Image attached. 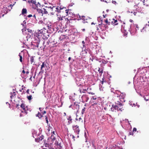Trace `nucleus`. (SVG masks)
I'll list each match as a JSON object with an SVG mask.
<instances>
[{
  "instance_id": "nucleus-50",
  "label": "nucleus",
  "mask_w": 149,
  "mask_h": 149,
  "mask_svg": "<svg viewBox=\"0 0 149 149\" xmlns=\"http://www.w3.org/2000/svg\"><path fill=\"white\" fill-rule=\"evenodd\" d=\"M93 104L97 105V104H98V102H95L93 101Z\"/></svg>"
},
{
  "instance_id": "nucleus-17",
  "label": "nucleus",
  "mask_w": 149,
  "mask_h": 149,
  "mask_svg": "<svg viewBox=\"0 0 149 149\" xmlns=\"http://www.w3.org/2000/svg\"><path fill=\"white\" fill-rule=\"evenodd\" d=\"M143 3L144 5L148 6H149V0H143Z\"/></svg>"
},
{
  "instance_id": "nucleus-62",
  "label": "nucleus",
  "mask_w": 149,
  "mask_h": 149,
  "mask_svg": "<svg viewBox=\"0 0 149 149\" xmlns=\"http://www.w3.org/2000/svg\"><path fill=\"white\" fill-rule=\"evenodd\" d=\"M136 28L138 30V29H139V27H138V25H136Z\"/></svg>"
},
{
  "instance_id": "nucleus-60",
  "label": "nucleus",
  "mask_w": 149,
  "mask_h": 149,
  "mask_svg": "<svg viewBox=\"0 0 149 149\" xmlns=\"http://www.w3.org/2000/svg\"><path fill=\"white\" fill-rule=\"evenodd\" d=\"M87 90H91V88H88L87 89Z\"/></svg>"
},
{
  "instance_id": "nucleus-23",
  "label": "nucleus",
  "mask_w": 149,
  "mask_h": 149,
  "mask_svg": "<svg viewBox=\"0 0 149 149\" xmlns=\"http://www.w3.org/2000/svg\"><path fill=\"white\" fill-rule=\"evenodd\" d=\"M68 13L67 14V16H69V17H71L73 16V14L72 13V12H71V10L68 9Z\"/></svg>"
},
{
  "instance_id": "nucleus-41",
  "label": "nucleus",
  "mask_w": 149,
  "mask_h": 149,
  "mask_svg": "<svg viewBox=\"0 0 149 149\" xmlns=\"http://www.w3.org/2000/svg\"><path fill=\"white\" fill-rule=\"evenodd\" d=\"M45 119L46 120V123H47V124H48V121L47 117V116H45Z\"/></svg>"
},
{
  "instance_id": "nucleus-61",
  "label": "nucleus",
  "mask_w": 149,
  "mask_h": 149,
  "mask_svg": "<svg viewBox=\"0 0 149 149\" xmlns=\"http://www.w3.org/2000/svg\"><path fill=\"white\" fill-rule=\"evenodd\" d=\"M29 72L28 71H27L25 73H26V74H28L29 73Z\"/></svg>"
},
{
  "instance_id": "nucleus-29",
  "label": "nucleus",
  "mask_w": 149,
  "mask_h": 149,
  "mask_svg": "<svg viewBox=\"0 0 149 149\" xmlns=\"http://www.w3.org/2000/svg\"><path fill=\"white\" fill-rule=\"evenodd\" d=\"M44 139V136H40V137L38 138L39 139H37L38 140L37 141V142H39L40 141H41Z\"/></svg>"
},
{
  "instance_id": "nucleus-20",
  "label": "nucleus",
  "mask_w": 149,
  "mask_h": 149,
  "mask_svg": "<svg viewBox=\"0 0 149 149\" xmlns=\"http://www.w3.org/2000/svg\"><path fill=\"white\" fill-rule=\"evenodd\" d=\"M46 66V65L45 63L44 62H43L41 66V72H43L44 71V70H43V68H45V66Z\"/></svg>"
},
{
  "instance_id": "nucleus-37",
  "label": "nucleus",
  "mask_w": 149,
  "mask_h": 149,
  "mask_svg": "<svg viewBox=\"0 0 149 149\" xmlns=\"http://www.w3.org/2000/svg\"><path fill=\"white\" fill-rule=\"evenodd\" d=\"M27 98L29 100H31L32 99V95H30L29 96H27Z\"/></svg>"
},
{
  "instance_id": "nucleus-57",
  "label": "nucleus",
  "mask_w": 149,
  "mask_h": 149,
  "mask_svg": "<svg viewBox=\"0 0 149 149\" xmlns=\"http://www.w3.org/2000/svg\"><path fill=\"white\" fill-rule=\"evenodd\" d=\"M29 89L27 90L26 91V93H27L29 94Z\"/></svg>"
},
{
  "instance_id": "nucleus-46",
  "label": "nucleus",
  "mask_w": 149,
  "mask_h": 149,
  "mask_svg": "<svg viewBox=\"0 0 149 149\" xmlns=\"http://www.w3.org/2000/svg\"><path fill=\"white\" fill-rule=\"evenodd\" d=\"M136 129L135 128V127H134L133 129V132H136Z\"/></svg>"
},
{
  "instance_id": "nucleus-34",
  "label": "nucleus",
  "mask_w": 149,
  "mask_h": 149,
  "mask_svg": "<svg viewBox=\"0 0 149 149\" xmlns=\"http://www.w3.org/2000/svg\"><path fill=\"white\" fill-rule=\"evenodd\" d=\"M132 13H133V14L134 15H138V14L139 13L138 12H137L136 11H132L131 12Z\"/></svg>"
},
{
  "instance_id": "nucleus-38",
  "label": "nucleus",
  "mask_w": 149,
  "mask_h": 149,
  "mask_svg": "<svg viewBox=\"0 0 149 149\" xmlns=\"http://www.w3.org/2000/svg\"><path fill=\"white\" fill-rule=\"evenodd\" d=\"M46 42L47 45H49V43H50V42H49V40H45L43 42V44H44Z\"/></svg>"
},
{
  "instance_id": "nucleus-11",
  "label": "nucleus",
  "mask_w": 149,
  "mask_h": 149,
  "mask_svg": "<svg viewBox=\"0 0 149 149\" xmlns=\"http://www.w3.org/2000/svg\"><path fill=\"white\" fill-rule=\"evenodd\" d=\"M14 101L16 104V107H17L19 106V103L22 102V100L19 97L16 98L15 99Z\"/></svg>"
},
{
  "instance_id": "nucleus-48",
  "label": "nucleus",
  "mask_w": 149,
  "mask_h": 149,
  "mask_svg": "<svg viewBox=\"0 0 149 149\" xmlns=\"http://www.w3.org/2000/svg\"><path fill=\"white\" fill-rule=\"evenodd\" d=\"M79 91L81 93H84V91H82V90H81V89L80 88V89H79Z\"/></svg>"
},
{
  "instance_id": "nucleus-55",
  "label": "nucleus",
  "mask_w": 149,
  "mask_h": 149,
  "mask_svg": "<svg viewBox=\"0 0 149 149\" xmlns=\"http://www.w3.org/2000/svg\"><path fill=\"white\" fill-rule=\"evenodd\" d=\"M49 149H55L51 147V146L49 147Z\"/></svg>"
},
{
  "instance_id": "nucleus-45",
  "label": "nucleus",
  "mask_w": 149,
  "mask_h": 149,
  "mask_svg": "<svg viewBox=\"0 0 149 149\" xmlns=\"http://www.w3.org/2000/svg\"><path fill=\"white\" fill-rule=\"evenodd\" d=\"M79 121H80L81 123H83V120L81 118H79Z\"/></svg>"
},
{
  "instance_id": "nucleus-10",
  "label": "nucleus",
  "mask_w": 149,
  "mask_h": 149,
  "mask_svg": "<svg viewBox=\"0 0 149 149\" xmlns=\"http://www.w3.org/2000/svg\"><path fill=\"white\" fill-rule=\"evenodd\" d=\"M118 95L117 97H120V99L121 100H123V101L124 102L125 101L124 100V99L126 96L125 94L123 93H121L119 91H118Z\"/></svg>"
},
{
  "instance_id": "nucleus-35",
  "label": "nucleus",
  "mask_w": 149,
  "mask_h": 149,
  "mask_svg": "<svg viewBox=\"0 0 149 149\" xmlns=\"http://www.w3.org/2000/svg\"><path fill=\"white\" fill-rule=\"evenodd\" d=\"M79 17L80 19H82L83 20H85V16H79Z\"/></svg>"
},
{
  "instance_id": "nucleus-54",
  "label": "nucleus",
  "mask_w": 149,
  "mask_h": 149,
  "mask_svg": "<svg viewBox=\"0 0 149 149\" xmlns=\"http://www.w3.org/2000/svg\"><path fill=\"white\" fill-rule=\"evenodd\" d=\"M26 72L24 71V70H23L22 72V74L23 73V74H24Z\"/></svg>"
},
{
  "instance_id": "nucleus-30",
  "label": "nucleus",
  "mask_w": 149,
  "mask_h": 149,
  "mask_svg": "<svg viewBox=\"0 0 149 149\" xmlns=\"http://www.w3.org/2000/svg\"><path fill=\"white\" fill-rule=\"evenodd\" d=\"M68 120L69 123H72V119L71 116H70L68 118Z\"/></svg>"
},
{
  "instance_id": "nucleus-3",
  "label": "nucleus",
  "mask_w": 149,
  "mask_h": 149,
  "mask_svg": "<svg viewBox=\"0 0 149 149\" xmlns=\"http://www.w3.org/2000/svg\"><path fill=\"white\" fill-rule=\"evenodd\" d=\"M116 105L119 108H121V110H123L122 106L123 105V101L121 99H119L117 101L115 102Z\"/></svg>"
},
{
  "instance_id": "nucleus-51",
  "label": "nucleus",
  "mask_w": 149,
  "mask_h": 149,
  "mask_svg": "<svg viewBox=\"0 0 149 149\" xmlns=\"http://www.w3.org/2000/svg\"><path fill=\"white\" fill-rule=\"evenodd\" d=\"M36 14H34L33 15V16H32L34 18L36 19Z\"/></svg>"
},
{
  "instance_id": "nucleus-39",
  "label": "nucleus",
  "mask_w": 149,
  "mask_h": 149,
  "mask_svg": "<svg viewBox=\"0 0 149 149\" xmlns=\"http://www.w3.org/2000/svg\"><path fill=\"white\" fill-rule=\"evenodd\" d=\"M85 109V107H84V108L82 109L81 111V113L82 114H83L84 113Z\"/></svg>"
},
{
  "instance_id": "nucleus-14",
  "label": "nucleus",
  "mask_w": 149,
  "mask_h": 149,
  "mask_svg": "<svg viewBox=\"0 0 149 149\" xmlns=\"http://www.w3.org/2000/svg\"><path fill=\"white\" fill-rule=\"evenodd\" d=\"M47 31L46 29H45V28L43 27V29H40L39 31V33L42 34H45L46 32Z\"/></svg>"
},
{
  "instance_id": "nucleus-12",
  "label": "nucleus",
  "mask_w": 149,
  "mask_h": 149,
  "mask_svg": "<svg viewBox=\"0 0 149 149\" xmlns=\"http://www.w3.org/2000/svg\"><path fill=\"white\" fill-rule=\"evenodd\" d=\"M111 21H110V24L113 25H116L118 24V23L117 20H115L114 19H110Z\"/></svg>"
},
{
  "instance_id": "nucleus-1",
  "label": "nucleus",
  "mask_w": 149,
  "mask_h": 149,
  "mask_svg": "<svg viewBox=\"0 0 149 149\" xmlns=\"http://www.w3.org/2000/svg\"><path fill=\"white\" fill-rule=\"evenodd\" d=\"M141 32L143 33H149V22L148 24H146L142 29L141 30Z\"/></svg>"
},
{
  "instance_id": "nucleus-18",
  "label": "nucleus",
  "mask_w": 149,
  "mask_h": 149,
  "mask_svg": "<svg viewBox=\"0 0 149 149\" xmlns=\"http://www.w3.org/2000/svg\"><path fill=\"white\" fill-rule=\"evenodd\" d=\"M27 13V10L26 8H24L22 9V14L23 15H24L25 16V14H26Z\"/></svg>"
},
{
  "instance_id": "nucleus-9",
  "label": "nucleus",
  "mask_w": 149,
  "mask_h": 149,
  "mask_svg": "<svg viewBox=\"0 0 149 149\" xmlns=\"http://www.w3.org/2000/svg\"><path fill=\"white\" fill-rule=\"evenodd\" d=\"M116 105H112V106L111 108V111H115V110H117L118 111H122L121 110V108H119L117 107Z\"/></svg>"
},
{
  "instance_id": "nucleus-31",
  "label": "nucleus",
  "mask_w": 149,
  "mask_h": 149,
  "mask_svg": "<svg viewBox=\"0 0 149 149\" xmlns=\"http://www.w3.org/2000/svg\"><path fill=\"white\" fill-rule=\"evenodd\" d=\"M30 61L31 64L32 63L34 62V57L33 56H31V57Z\"/></svg>"
},
{
  "instance_id": "nucleus-26",
  "label": "nucleus",
  "mask_w": 149,
  "mask_h": 149,
  "mask_svg": "<svg viewBox=\"0 0 149 149\" xmlns=\"http://www.w3.org/2000/svg\"><path fill=\"white\" fill-rule=\"evenodd\" d=\"M98 71L99 72V74H100V75H101L102 73H103V70L102 69H100L99 68H98Z\"/></svg>"
},
{
  "instance_id": "nucleus-64",
  "label": "nucleus",
  "mask_w": 149,
  "mask_h": 149,
  "mask_svg": "<svg viewBox=\"0 0 149 149\" xmlns=\"http://www.w3.org/2000/svg\"><path fill=\"white\" fill-rule=\"evenodd\" d=\"M104 109H105V110H106L107 109V107H104Z\"/></svg>"
},
{
  "instance_id": "nucleus-13",
  "label": "nucleus",
  "mask_w": 149,
  "mask_h": 149,
  "mask_svg": "<svg viewBox=\"0 0 149 149\" xmlns=\"http://www.w3.org/2000/svg\"><path fill=\"white\" fill-rule=\"evenodd\" d=\"M73 128L75 132L78 134L79 133L80 130L78 126L77 125L73 126Z\"/></svg>"
},
{
  "instance_id": "nucleus-49",
  "label": "nucleus",
  "mask_w": 149,
  "mask_h": 149,
  "mask_svg": "<svg viewBox=\"0 0 149 149\" xmlns=\"http://www.w3.org/2000/svg\"><path fill=\"white\" fill-rule=\"evenodd\" d=\"M129 136L130 135H133L134 134H133V132H130V133H129Z\"/></svg>"
},
{
  "instance_id": "nucleus-21",
  "label": "nucleus",
  "mask_w": 149,
  "mask_h": 149,
  "mask_svg": "<svg viewBox=\"0 0 149 149\" xmlns=\"http://www.w3.org/2000/svg\"><path fill=\"white\" fill-rule=\"evenodd\" d=\"M49 42H50V43H54L55 44V42L56 41L55 40V39L53 37H52L49 39Z\"/></svg>"
},
{
  "instance_id": "nucleus-36",
  "label": "nucleus",
  "mask_w": 149,
  "mask_h": 149,
  "mask_svg": "<svg viewBox=\"0 0 149 149\" xmlns=\"http://www.w3.org/2000/svg\"><path fill=\"white\" fill-rule=\"evenodd\" d=\"M19 58H20V59H19L20 61L21 62H22V56L20 55V54H19Z\"/></svg>"
},
{
  "instance_id": "nucleus-52",
  "label": "nucleus",
  "mask_w": 149,
  "mask_h": 149,
  "mask_svg": "<svg viewBox=\"0 0 149 149\" xmlns=\"http://www.w3.org/2000/svg\"><path fill=\"white\" fill-rule=\"evenodd\" d=\"M102 81H101V84H103V83H104V79L103 78L102 79Z\"/></svg>"
},
{
  "instance_id": "nucleus-33",
  "label": "nucleus",
  "mask_w": 149,
  "mask_h": 149,
  "mask_svg": "<svg viewBox=\"0 0 149 149\" xmlns=\"http://www.w3.org/2000/svg\"><path fill=\"white\" fill-rule=\"evenodd\" d=\"M51 139H52V142H54V141L56 140V138L54 136H52V135L51 136Z\"/></svg>"
},
{
  "instance_id": "nucleus-47",
  "label": "nucleus",
  "mask_w": 149,
  "mask_h": 149,
  "mask_svg": "<svg viewBox=\"0 0 149 149\" xmlns=\"http://www.w3.org/2000/svg\"><path fill=\"white\" fill-rule=\"evenodd\" d=\"M33 15H31V14H30V15H28L27 17H32Z\"/></svg>"
},
{
  "instance_id": "nucleus-6",
  "label": "nucleus",
  "mask_w": 149,
  "mask_h": 149,
  "mask_svg": "<svg viewBox=\"0 0 149 149\" xmlns=\"http://www.w3.org/2000/svg\"><path fill=\"white\" fill-rule=\"evenodd\" d=\"M20 107L23 109V110L21 111L22 112L24 113L25 114H27V111L28 110V108L27 107H26L25 105L23 103L21 104Z\"/></svg>"
},
{
  "instance_id": "nucleus-24",
  "label": "nucleus",
  "mask_w": 149,
  "mask_h": 149,
  "mask_svg": "<svg viewBox=\"0 0 149 149\" xmlns=\"http://www.w3.org/2000/svg\"><path fill=\"white\" fill-rule=\"evenodd\" d=\"M10 94L11 95L10 97L11 99H12L13 97H14V96H15L16 94V93L13 91L12 92H10Z\"/></svg>"
},
{
  "instance_id": "nucleus-2",
  "label": "nucleus",
  "mask_w": 149,
  "mask_h": 149,
  "mask_svg": "<svg viewBox=\"0 0 149 149\" xmlns=\"http://www.w3.org/2000/svg\"><path fill=\"white\" fill-rule=\"evenodd\" d=\"M57 16V20L58 21H62L64 19L66 21L67 20V22L68 24L70 23V21L68 19H66L65 18H64V17H64V15H61L60 14H59V13H58L56 14Z\"/></svg>"
},
{
  "instance_id": "nucleus-59",
  "label": "nucleus",
  "mask_w": 149,
  "mask_h": 149,
  "mask_svg": "<svg viewBox=\"0 0 149 149\" xmlns=\"http://www.w3.org/2000/svg\"><path fill=\"white\" fill-rule=\"evenodd\" d=\"M46 113V111H43V112L42 113V114H44L45 113Z\"/></svg>"
},
{
  "instance_id": "nucleus-32",
  "label": "nucleus",
  "mask_w": 149,
  "mask_h": 149,
  "mask_svg": "<svg viewBox=\"0 0 149 149\" xmlns=\"http://www.w3.org/2000/svg\"><path fill=\"white\" fill-rule=\"evenodd\" d=\"M37 11L39 13H41L42 14H43V12L42 9H38L37 10Z\"/></svg>"
},
{
  "instance_id": "nucleus-44",
  "label": "nucleus",
  "mask_w": 149,
  "mask_h": 149,
  "mask_svg": "<svg viewBox=\"0 0 149 149\" xmlns=\"http://www.w3.org/2000/svg\"><path fill=\"white\" fill-rule=\"evenodd\" d=\"M15 3H16V2H15L13 4V5L12 4H11L10 5V6L11 7V9L12 8V7H13V6L14 5Z\"/></svg>"
},
{
  "instance_id": "nucleus-15",
  "label": "nucleus",
  "mask_w": 149,
  "mask_h": 149,
  "mask_svg": "<svg viewBox=\"0 0 149 149\" xmlns=\"http://www.w3.org/2000/svg\"><path fill=\"white\" fill-rule=\"evenodd\" d=\"M43 6L44 7V8L49 9L50 10V9L52 8L51 6H49L47 3H45L42 6V7H43Z\"/></svg>"
},
{
  "instance_id": "nucleus-28",
  "label": "nucleus",
  "mask_w": 149,
  "mask_h": 149,
  "mask_svg": "<svg viewBox=\"0 0 149 149\" xmlns=\"http://www.w3.org/2000/svg\"><path fill=\"white\" fill-rule=\"evenodd\" d=\"M36 116L38 117L39 118H41L42 116L41 113H40L39 112H38L37 114H36Z\"/></svg>"
},
{
  "instance_id": "nucleus-4",
  "label": "nucleus",
  "mask_w": 149,
  "mask_h": 149,
  "mask_svg": "<svg viewBox=\"0 0 149 149\" xmlns=\"http://www.w3.org/2000/svg\"><path fill=\"white\" fill-rule=\"evenodd\" d=\"M28 2L29 3H31L32 4L33 6H35L34 8H35L36 9L38 7H40L41 6L39 2H38L37 3L36 2V0H28Z\"/></svg>"
},
{
  "instance_id": "nucleus-63",
  "label": "nucleus",
  "mask_w": 149,
  "mask_h": 149,
  "mask_svg": "<svg viewBox=\"0 0 149 149\" xmlns=\"http://www.w3.org/2000/svg\"><path fill=\"white\" fill-rule=\"evenodd\" d=\"M71 57H69L68 58V60H69V61H70V59H71Z\"/></svg>"
},
{
  "instance_id": "nucleus-22",
  "label": "nucleus",
  "mask_w": 149,
  "mask_h": 149,
  "mask_svg": "<svg viewBox=\"0 0 149 149\" xmlns=\"http://www.w3.org/2000/svg\"><path fill=\"white\" fill-rule=\"evenodd\" d=\"M57 144H58V148H59V149H63V143H60L59 144H58V142H57Z\"/></svg>"
},
{
  "instance_id": "nucleus-53",
  "label": "nucleus",
  "mask_w": 149,
  "mask_h": 149,
  "mask_svg": "<svg viewBox=\"0 0 149 149\" xmlns=\"http://www.w3.org/2000/svg\"><path fill=\"white\" fill-rule=\"evenodd\" d=\"M92 98H93V99L94 100H95L96 99H97V98L95 96H93Z\"/></svg>"
},
{
  "instance_id": "nucleus-19",
  "label": "nucleus",
  "mask_w": 149,
  "mask_h": 149,
  "mask_svg": "<svg viewBox=\"0 0 149 149\" xmlns=\"http://www.w3.org/2000/svg\"><path fill=\"white\" fill-rule=\"evenodd\" d=\"M43 10V14H47L48 13V11H49L50 9L47 8H42Z\"/></svg>"
},
{
  "instance_id": "nucleus-43",
  "label": "nucleus",
  "mask_w": 149,
  "mask_h": 149,
  "mask_svg": "<svg viewBox=\"0 0 149 149\" xmlns=\"http://www.w3.org/2000/svg\"><path fill=\"white\" fill-rule=\"evenodd\" d=\"M28 31L30 33H32V30L30 29H27Z\"/></svg>"
},
{
  "instance_id": "nucleus-58",
  "label": "nucleus",
  "mask_w": 149,
  "mask_h": 149,
  "mask_svg": "<svg viewBox=\"0 0 149 149\" xmlns=\"http://www.w3.org/2000/svg\"><path fill=\"white\" fill-rule=\"evenodd\" d=\"M107 15L106 14H105V15H103V16L104 17V18H105L106 16H107Z\"/></svg>"
},
{
  "instance_id": "nucleus-40",
  "label": "nucleus",
  "mask_w": 149,
  "mask_h": 149,
  "mask_svg": "<svg viewBox=\"0 0 149 149\" xmlns=\"http://www.w3.org/2000/svg\"><path fill=\"white\" fill-rule=\"evenodd\" d=\"M102 22L101 24H99L98 25V26L100 28V30L101 29V30H102L103 29H102L101 27L102 26Z\"/></svg>"
},
{
  "instance_id": "nucleus-27",
  "label": "nucleus",
  "mask_w": 149,
  "mask_h": 149,
  "mask_svg": "<svg viewBox=\"0 0 149 149\" xmlns=\"http://www.w3.org/2000/svg\"><path fill=\"white\" fill-rule=\"evenodd\" d=\"M40 24H40V26H41V25H42L43 27H45V26H46V24H45L44 22H43L42 20L40 21L39 22Z\"/></svg>"
},
{
  "instance_id": "nucleus-16",
  "label": "nucleus",
  "mask_w": 149,
  "mask_h": 149,
  "mask_svg": "<svg viewBox=\"0 0 149 149\" xmlns=\"http://www.w3.org/2000/svg\"><path fill=\"white\" fill-rule=\"evenodd\" d=\"M82 99L84 101L87 102L88 100L89 99V97L88 96L86 95H83L82 96Z\"/></svg>"
},
{
  "instance_id": "nucleus-56",
  "label": "nucleus",
  "mask_w": 149,
  "mask_h": 149,
  "mask_svg": "<svg viewBox=\"0 0 149 149\" xmlns=\"http://www.w3.org/2000/svg\"><path fill=\"white\" fill-rule=\"evenodd\" d=\"M97 30H100V29H99L100 28L98 26L97 27Z\"/></svg>"
},
{
  "instance_id": "nucleus-7",
  "label": "nucleus",
  "mask_w": 149,
  "mask_h": 149,
  "mask_svg": "<svg viewBox=\"0 0 149 149\" xmlns=\"http://www.w3.org/2000/svg\"><path fill=\"white\" fill-rule=\"evenodd\" d=\"M102 22V21H103L105 23V24H104L103 25H104V26L105 28L107 27L108 25H110V21L111 20L110 19H109V20L107 19H102L101 20Z\"/></svg>"
},
{
  "instance_id": "nucleus-42",
  "label": "nucleus",
  "mask_w": 149,
  "mask_h": 149,
  "mask_svg": "<svg viewBox=\"0 0 149 149\" xmlns=\"http://www.w3.org/2000/svg\"><path fill=\"white\" fill-rule=\"evenodd\" d=\"M88 93L89 94H91L92 95H94L95 94L93 92H90L89 90H88Z\"/></svg>"
},
{
  "instance_id": "nucleus-5",
  "label": "nucleus",
  "mask_w": 149,
  "mask_h": 149,
  "mask_svg": "<svg viewBox=\"0 0 149 149\" xmlns=\"http://www.w3.org/2000/svg\"><path fill=\"white\" fill-rule=\"evenodd\" d=\"M68 11V9H67L66 7H61L60 13H61V14L64 15V17H65L67 16Z\"/></svg>"
},
{
  "instance_id": "nucleus-8",
  "label": "nucleus",
  "mask_w": 149,
  "mask_h": 149,
  "mask_svg": "<svg viewBox=\"0 0 149 149\" xmlns=\"http://www.w3.org/2000/svg\"><path fill=\"white\" fill-rule=\"evenodd\" d=\"M61 7V6H58L56 7L55 6H53L52 8L50 9V11H55L56 12L60 13Z\"/></svg>"
},
{
  "instance_id": "nucleus-25",
  "label": "nucleus",
  "mask_w": 149,
  "mask_h": 149,
  "mask_svg": "<svg viewBox=\"0 0 149 149\" xmlns=\"http://www.w3.org/2000/svg\"><path fill=\"white\" fill-rule=\"evenodd\" d=\"M66 38V35H62L59 37V38L60 40H63Z\"/></svg>"
}]
</instances>
